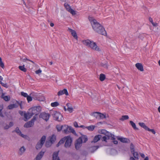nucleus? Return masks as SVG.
<instances>
[{"mask_svg": "<svg viewBox=\"0 0 160 160\" xmlns=\"http://www.w3.org/2000/svg\"><path fill=\"white\" fill-rule=\"evenodd\" d=\"M90 21L93 29L96 32L104 36L106 35V32L104 28L96 20L91 19Z\"/></svg>", "mask_w": 160, "mask_h": 160, "instance_id": "nucleus-1", "label": "nucleus"}, {"mask_svg": "<svg viewBox=\"0 0 160 160\" xmlns=\"http://www.w3.org/2000/svg\"><path fill=\"white\" fill-rule=\"evenodd\" d=\"M41 111V108L39 106H34L29 109L27 113H24V121H27L34 115H38Z\"/></svg>", "mask_w": 160, "mask_h": 160, "instance_id": "nucleus-2", "label": "nucleus"}, {"mask_svg": "<svg viewBox=\"0 0 160 160\" xmlns=\"http://www.w3.org/2000/svg\"><path fill=\"white\" fill-rule=\"evenodd\" d=\"M82 42L83 44L90 47L93 50L97 51H100L99 47L93 41H91L88 39H87L82 40Z\"/></svg>", "mask_w": 160, "mask_h": 160, "instance_id": "nucleus-3", "label": "nucleus"}, {"mask_svg": "<svg viewBox=\"0 0 160 160\" xmlns=\"http://www.w3.org/2000/svg\"><path fill=\"white\" fill-rule=\"evenodd\" d=\"M54 119L58 122L61 121L63 119L62 115L59 112L54 111L52 114Z\"/></svg>", "mask_w": 160, "mask_h": 160, "instance_id": "nucleus-4", "label": "nucleus"}, {"mask_svg": "<svg viewBox=\"0 0 160 160\" xmlns=\"http://www.w3.org/2000/svg\"><path fill=\"white\" fill-rule=\"evenodd\" d=\"M46 139V137L44 135L41 138L39 141L37 143L36 145L37 149H40L42 147L43 145L45 142Z\"/></svg>", "mask_w": 160, "mask_h": 160, "instance_id": "nucleus-5", "label": "nucleus"}, {"mask_svg": "<svg viewBox=\"0 0 160 160\" xmlns=\"http://www.w3.org/2000/svg\"><path fill=\"white\" fill-rule=\"evenodd\" d=\"M65 138H66L65 147L66 148H69L71 146L72 142V139L70 136L65 137Z\"/></svg>", "mask_w": 160, "mask_h": 160, "instance_id": "nucleus-6", "label": "nucleus"}, {"mask_svg": "<svg viewBox=\"0 0 160 160\" xmlns=\"http://www.w3.org/2000/svg\"><path fill=\"white\" fill-rule=\"evenodd\" d=\"M50 116V115L49 113L45 112H42L39 115L40 118H42L46 121L49 120Z\"/></svg>", "mask_w": 160, "mask_h": 160, "instance_id": "nucleus-7", "label": "nucleus"}, {"mask_svg": "<svg viewBox=\"0 0 160 160\" xmlns=\"http://www.w3.org/2000/svg\"><path fill=\"white\" fill-rule=\"evenodd\" d=\"M64 6L66 9L72 15H74L76 14L75 11L72 9L69 4L65 3L64 4Z\"/></svg>", "mask_w": 160, "mask_h": 160, "instance_id": "nucleus-8", "label": "nucleus"}, {"mask_svg": "<svg viewBox=\"0 0 160 160\" xmlns=\"http://www.w3.org/2000/svg\"><path fill=\"white\" fill-rule=\"evenodd\" d=\"M64 94L67 96L69 95L67 90L65 88L59 91L57 93V94L58 96H61Z\"/></svg>", "mask_w": 160, "mask_h": 160, "instance_id": "nucleus-9", "label": "nucleus"}, {"mask_svg": "<svg viewBox=\"0 0 160 160\" xmlns=\"http://www.w3.org/2000/svg\"><path fill=\"white\" fill-rule=\"evenodd\" d=\"M15 131L19 135L22 137L26 139H29V137L26 135H24L22 133V132L19 129L18 127L16 128Z\"/></svg>", "mask_w": 160, "mask_h": 160, "instance_id": "nucleus-10", "label": "nucleus"}, {"mask_svg": "<svg viewBox=\"0 0 160 160\" xmlns=\"http://www.w3.org/2000/svg\"><path fill=\"white\" fill-rule=\"evenodd\" d=\"M82 142L80 139H78L75 143V147L76 149L78 150L82 145Z\"/></svg>", "mask_w": 160, "mask_h": 160, "instance_id": "nucleus-11", "label": "nucleus"}, {"mask_svg": "<svg viewBox=\"0 0 160 160\" xmlns=\"http://www.w3.org/2000/svg\"><path fill=\"white\" fill-rule=\"evenodd\" d=\"M34 124V122L32 120L27 122L24 125V127L28 128L32 126Z\"/></svg>", "mask_w": 160, "mask_h": 160, "instance_id": "nucleus-12", "label": "nucleus"}, {"mask_svg": "<svg viewBox=\"0 0 160 160\" xmlns=\"http://www.w3.org/2000/svg\"><path fill=\"white\" fill-rule=\"evenodd\" d=\"M71 33L73 37L77 40L78 39V37L76 31L71 28H68V30Z\"/></svg>", "mask_w": 160, "mask_h": 160, "instance_id": "nucleus-13", "label": "nucleus"}, {"mask_svg": "<svg viewBox=\"0 0 160 160\" xmlns=\"http://www.w3.org/2000/svg\"><path fill=\"white\" fill-rule=\"evenodd\" d=\"M59 151L55 152L53 154V160H60L58 156Z\"/></svg>", "mask_w": 160, "mask_h": 160, "instance_id": "nucleus-14", "label": "nucleus"}, {"mask_svg": "<svg viewBox=\"0 0 160 160\" xmlns=\"http://www.w3.org/2000/svg\"><path fill=\"white\" fill-rule=\"evenodd\" d=\"M118 140H120L121 142L123 143H129L130 142V140L127 138H118Z\"/></svg>", "mask_w": 160, "mask_h": 160, "instance_id": "nucleus-15", "label": "nucleus"}, {"mask_svg": "<svg viewBox=\"0 0 160 160\" xmlns=\"http://www.w3.org/2000/svg\"><path fill=\"white\" fill-rule=\"evenodd\" d=\"M44 153V151H41L37 155L35 159L36 160H40L42 158Z\"/></svg>", "mask_w": 160, "mask_h": 160, "instance_id": "nucleus-16", "label": "nucleus"}, {"mask_svg": "<svg viewBox=\"0 0 160 160\" xmlns=\"http://www.w3.org/2000/svg\"><path fill=\"white\" fill-rule=\"evenodd\" d=\"M135 66L137 69L141 71H143V66L142 64L140 63H138L135 64Z\"/></svg>", "mask_w": 160, "mask_h": 160, "instance_id": "nucleus-17", "label": "nucleus"}, {"mask_svg": "<svg viewBox=\"0 0 160 160\" xmlns=\"http://www.w3.org/2000/svg\"><path fill=\"white\" fill-rule=\"evenodd\" d=\"M69 126L67 125H63L62 131L65 133H67L69 132L68 129L69 128Z\"/></svg>", "mask_w": 160, "mask_h": 160, "instance_id": "nucleus-18", "label": "nucleus"}, {"mask_svg": "<svg viewBox=\"0 0 160 160\" xmlns=\"http://www.w3.org/2000/svg\"><path fill=\"white\" fill-rule=\"evenodd\" d=\"M105 136L109 138V139H111L112 140L115 139L114 135L108 132H107V133L105 134Z\"/></svg>", "mask_w": 160, "mask_h": 160, "instance_id": "nucleus-19", "label": "nucleus"}, {"mask_svg": "<svg viewBox=\"0 0 160 160\" xmlns=\"http://www.w3.org/2000/svg\"><path fill=\"white\" fill-rule=\"evenodd\" d=\"M18 107V105L17 103H14L9 105L7 107L8 109H12L14 108H17Z\"/></svg>", "mask_w": 160, "mask_h": 160, "instance_id": "nucleus-20", "label": "nucleus"}, {"mask_svg": "<svg viewBox=\"0 0 160 160\" xmlns=\"http://www.w3.org/2000/svg\"><path fill=\"white\" fill-rule=\"evenodd\" d=\"M101 138V135H96L94 137L93 141H92V142H94V143L100 140Z\"/></svg>", "mask_w": 160, "mask_h": 160, "instance_id": "nucleus-21", "label": "nucleus"}, {"mask_svg": "<svg viewBox=\"0 0 160 160\" xmlns=\"http://www.w3.org/2000/svg\"><path fill=\"white\" fill-rule=\"evenodd\" d=\"M2 93V94L1 96L2 98L5 101H8L10 99V97L9 96H5L3 93Z\"/></svg>", "mask_w": 160, "mask_h": 160, "instance_id": "nucleus-22", "label": "nucleus"}, {"mask_svg": "<svg viewBox=\"0 0 160 160\" xmlns=\"http://www.w3.org/2000/svg\"><path fill=\"white\" fill-rule=\"evenodd\" d=\"M78 139H80L81 140V142H86L88 140V138L86 136H82L81 137H80Z\"/></svg>", "mask_w": 160, "mask_h": 160, "instance_id": "nucleus-23", "label": "nucleus"}, {"mask_svg": "<svg viewBox=\"0 0 160 160\" xmlns=\"http://www.w3.org/2000/svg\"><path fill=\"white\" fill-rule=\"evenodd\" d=\"M100 65L105 68L107 69L108 68V65L107 61L104 62H101L100 63Z\"/></svg>", "mask_w": 160, "mask_h": 160, "instance_id": "nucleus-24", "label": "nucleus"}, {"mask_svg": "<svg viewBox=\"0 0 160 160\" xmlns=\"http://www.w3.org/2000/svg\"><path fill=\"white\" fill-rule=\"evenodd\" d=\"M99 112H95L92 113L91 115L95 117L96 118H99Z\"/></svg>", "mask_w": 160, "mask_h": 160, "instance_id": "nucleus-25", "label": "nucleus"}, {"mask_svg": "<svg viewBox=\"0 0 160 160\" xmlns=\"http://www.w3.org/2000/svg\"><path fill=\"white\" fill-rule=\"evenodd\" d=\"M131 152L133 154V156L135 158L137 159H138L139 155L137 152L134 151L133 152Z\"/></svg>", "mask_w": 160, "mask_h": 160, "instance_id": "nucleus-26", "label": "nucleus"}, {"mask_svg": "<svg viewBox=\"0 0 160 160\" xmlns=\"http://www.w3.org/2000/svg\"><path fill=\"white\" fill-rule=\"evenodd\" d=\"M139 124L141 127L144 128L146 130H147L148 128L147 127L145 123L143 122H140L139 123Z\"/></svg>", "mask_w": 160, "mask_h": 160, "instance_id": "nucleus-27", "label": "nucleus"}, {"mask_svg": "<svg viewBox=\"0 0 160 160\" xmlns=\"http://www.w3.org/2000/svg\"><path fill=\"white\" fill-rule=\"evenodd\" d=\"M50 138L49 141L51 142V143H53L56 140V136L54 135H52L50 137Z\"/></svg>", "mask_w": 160, "mask_h": 160, "instance_id": "nucleus-28", "label": "nucleus"}, {"mask_svg": "<svg viewBox=\"0 0 160 160\" xmlns=\"http://www.w3.org/2000/svg\"><path fill=\"white\" fill-rule=\"evenodd\" d=\"M69 128L68 129L69 132H71L74 134L76 135L77 134L75 130L71 126L69 127Z\"/></svg>", "mask_w": 160, "mask_h": 160, "instance_id": "nucleus-29", "label": "nucleus"}, {"mask_svg": "<svg viewBox=\"0 0 160 160\" xmlns=\"http://www.w3.org/2000/svg\"><path fill=\"white\" fill-rule=\"evenodd\" d=\"M130 123L134 129L135 130H138V128H137L136 127L135 123L133 121H130Z\"/></svg>", "mask_w": 160, "mask_h": 160, "instance_id": "nucleus-30", "label": "nucleus"}, {"mask_svg": "<svg viewBox=\"0 0 160 160\" xmlns=\"http://www.w3.org/2000/svg\"><path fill=\"white\" fill-rule=\"evenodd\" d=\"M99 148L98 146H94L91 148L90 151L92 153L93 152L95 151L96 150Z\"/></svg>", "mask_w": 160, "mask_h": 160, "instance_id": "nucleus-31", "label": "nucleus"}, {"mask_svg": "<svg viewBox=\"0 0 160 160\" xmlns=\"http://www.w3.org/2000/svg\"><path fill=\"white\" fill-rule=\"evenodd\" d=\"M129 118V117L128 115H123L122 116L120 120L122 121H123L125 120H127Z\"/></svg>", "mask_w": 160, "mask_h": 160, "instance_id": "nucleus-32", "label": "nucleus"}, {"mask_svg": "<svg viewBox=\"0 0 160 160\" xmlns=\"http://www.w3.org/2000/svg\"><path fill=\"white\" fill-rule=\"evenodd\" d=\"M86 128H87L90 131H92L95 128V126L93 125H91L89 126L86 127Z\"/></svg>", "mask_w": 160, "mask_h": 160, "instance_id": "nucleus-33", "label": "nucleus"}, {"mask_svg": "<svg viewBox=\"0 0 160 160\" xmlns=\"http://www.w3.org/2000/svg\"><path fill=\"white\" fill-rule=\"evenodd\" d=\"M32 94L33 98L36 100H37L38 101H43V99L41 100L38 97V93H33V94Z\"/></svg>", "mask_w": 160, "mask_h": 160, "instance_id": "nucleus-34", "label": "nucleus"}, {"mask_svg": "<svg viewBox=\"0 0 160 160\" xmlns=\"http://www.w3.org/2000/svg\"><path fill=\"white\" fill-rule=\"evenodd\" d=\"M19 68L21 71L24 72H26L27 71V69L24 67V65L20 66L18 67Z\"/></svg>", "mask_w": 160, "mask_h": 160, "instance_id": "nucleus-35", "label": "nucleus"}, {"mask_svg": "<svg viewBox=\"0 0 160 160\" xmlns=\"http://www.w3.org/2000/svg\"><path fill=\"white\" fill-rule=\"evenodd\" d=\"M59 105V103L58 102H55L51 103V106L52 107H56Z\"/></svg>", "mask_w": 160, "mask_h": 160, "instance_id": "nucleus-36", "label": "nucleus"}, {"mask_svg": "<svg viewBox=\"0 0 160 160\" xmlns=\"http://www.w3.org/2000/svg\"><path fill=\"white\" fill-rule=\"evenodd\" d=\"M26 150L25 148L23 147H22L20 149V153L21 155Z\"/></svg>", "mask_w": 160, "mask_h": 160, "instance_id": "nucleus-37", "label": "nucleus"}, {"mask_svg": "<svg viewBox=\"0 0 160 160\" xmlns=\"http://www.w3.org/2000/svg\"><path fill=\"white\" fill-rule=\"evenodd\" d=\"M100 80H104L106 79L105 75L102 73H101L100 74Z\"/></svg>", "mask_w": 160, "mask_h": 160, "instance_id": "nucleus-38", "label": "nucleus"}, {"mask_svg": "<svg viewBox=\"0 0 160 160\" xmlns=\"http://www.w3.org/2000/svg\"><path fill=\"white\" fill-rule=\"evenodd\" d=\"M109 138L107 137L106 136H105L102 137V141H104L106 142H107V140H109Z\"/></svg>", "mask_w": 160, "mask_h": 160, "instance_id": "nucleus-39", "label": "nucleus"}, {"mask_svg": "<svg viewBox=\"0 0 160 160\" xmlns=\"http://www.w3.org/2000/svg\"><path fill=\"white\" fill-rule=\"evenodd\" d=\"M99 114V118L102 119L103 118H106V116L103 114H102L100 112V114Z\"/></svg>", "mask_w": 160, "mask_h": 160, "instance_id": "nucleus-40", "label": "nucleus"}, {"mask_svg": "<svg viewBox=\"0 0 160 160\" xmlns=\"http://www.w3.org/2000/svg\"><path fill=\"white\" fill-rule=\"evenodd\" d=\"M62 127L63 125L60 126V125H57L56 126L57 129L58 131H60L62 130Z\"/></svg>", "mask_w": 160, "mask_h": 160, "instance_id": "nucleus-41", "label": "nucleus"}, {"mask_svg": "<svg viewBox=\"0 0 160 160\" xmlns=\"http://www.w3.org/2000/svg\"><path fill=\"white\" fill-rule=\"evenodd\" d=\"M52 143L49 141H47L45 143V146L46 147H50Z\"/></svg>", "mask_w": 160, "mask_h": 160, "instance_id": "nucleus-42", "label": "nucleus"}, {"mask_svg": "<svg viewBox=\"0 0 160 160\" xmlns=\"http://www.w3.org/2000/svg\"><path fill=\"white\" fill-rule=\"evenodd\" d=\"M130 149L131 150V152H132L135 151L134 147L132 143H131L130 145Z\"/></svg>", "mask_w": 160, "mask_h": 160, "instance_id": "nucleus-43", "label": "nucleus"}, {"mask_svg": "<svg viewBox=\"0 0 160 160\" xmlns=\"http://www.w3.org/2000/svg\"><path fill=\"white\" fill-rule=\"evenodd\" d=\"M27 100L28 102H30L32 100V97L28 95L27 97Z\"/></svg>", "mask_w": 160, "mask_h": 160, "instance_id": "nucleus-44", "label": "nucleus"}, {"mask_svg": "<svg viewBox=\"0 0 160 160\" xmlns=\"http://www.w3.org/2000/svg\"><path fill=\"white\" fill-rule=\"evenodd\" d=\"M38 115H35L31 120H32L33 122H34L38 118Z\"/></svg>", "mask_w": 160, "mask_h": 160, "instance_id": "nucleus-45", "label": "nucleus"}, {"mask_svg": "<svg viewBox=\"0 0 160 160\" xmlns=\"http://www.w3.org/2000/svg\"><path fill=\"white\" fill-rule=\"evenodd\" d=\"M21 95L24 97H27L28 96V94L27 93L24 92H21Z\"/></svg>", "mask_w": 160, "mask_h": 160, "instance_id": "nucleus-46", "label": "nucleus"}, {"mask_svg": "<svg viewBox=\"0 0 160 160\" xmlns=\"http://www.w3.org/2000/svg\"><path fill=\"white\" fill-rule=\"evenodd\" d=\"M66 138H65V137L62 139L59 142V143H60V144H63L64 143L65 141Z\"/></svg>", "mask_w": 160, "mask_h": 160, "instance_id": "nucleus-47", "label": "nucleus"}, {"mask_svg": "<svg viewBox=\"0 0 160 160\" xmlns=\"http://www.w3.org/2000/svg\"><path fill=\"white\" fill-rule=\"evenodd\" d=\"M26 60H28V61H29L31 62H32L33 63V64H34V62L32 61V60H31L29 59H28L27 58H23V59H22V61L23 62H26Z\"/></svg>", "mask_w": 160, "mask_h": 160, "instance_id": "nucleus-48", "label": "nucleus"}, {"mask_svg": "<svg viewBox=\"0 0 160 160\" xmlns=\"http://www.w3.org/2000/svg\"><path fill=\"white\" fill-rule=\"evenodd\" d=\"M147 130L148 131L152 132L154 134L156 133V132L153 129H150L148 128Z\"/></svg>", "mask_w": 160, "mask_h": 160, "instance_id": "nucleus-49", "label": "nucleus"}, {"mask_svg": "<svg viewBox=\"0 0 160 160\" xmlns=\"http://www.w3.org/2000/svg\"><path fill=\"white\" fill-rule=\"evenodd\" d=\"M2 81H0V83L1 84H2V85L4 87H6V88H8V86L7 85V84L6 83H2Z\"/></svg>", "mask_w": 160, "mask_h": 160, "instance_id": "nucleus-50", "label": "nucleus"}, {"mask_svg": "<svg viewBox=\"0 0 160 160\" xmlns=\"http://www.w3.org/2000/svg\"><path fill=\"white\" fill-rule=\"evenodd\" d=\"M67 109L70 113L72 112L73 111V108L72 107H68Z\"/></svg>", "mask_w": 160, "mask_h": 160, "instance_id": "nucleus-51", "label": "nucleus"}, {"mask_svg": "<svg viewBox=\"0 0 160 160\" xmlns=\"http://www.w3.org/2000/svg\"><path fill=\"white\" fill-rule=\"evenodd\" d=\"M107 132V131L106 130L103 129L101 130V133L105 135Z\"/></svg>", "mask_w": 160, "mask_h": 160, "instance_id": "nucleus-52", "label": "nucleus"}, {"mask_svg": "<svg viewBox=\"0 0 160 160\" xmlns=\"http://www.w3.org/2000/svg\"><path fill=\"white\" fill-rule=\"evenodd\" d=\"M74 126L76 128H79V126H78V123L76 122H75L73 123Z\"/></svg>", "mask_w": 160, "mask_h": 160, "instance_id": "nucleus-53", "label": "nucleus"}, {"mask_svg": "<svg viewBox=\"0 0 160 160\" xmlns=\"http://www.w3.org/2000/svg\"><path fill=\"white\" fill-rule=\"evenodd\" d=\"M0 67L3 68L4 67V64L2 61L0 62Z\"/></svg>", "mask_w": 160, "mask_h": 160, "instance_id": "nucleus-54", "label": "nucleus"}, {"mask_svg": "<svg viewBox=\"0 0 160 160\" xmlns=\"http://www.w3.org/2000/svg\"><path fill=\"white\" fill-rule=\"evenodd\" d=\"M41 72L42 71L40 69H39L38 70L36 71L35 72V73L37 74H39L41 73Z\"/></svg>", "mask_w": 160, "mask_h": 160, "instance_id": "nucleus-55", "label": "nucleus"}, {"mask_svg": "<svg viewBox=\"0 0 160 160\" xmlns=\"http://www.w3.org/2000/svg\"><path fill=\"white\" fill-rule=\"evenodd\" d=\"M3 108V105L2 104L0 105V113H1V111L2 110Z\"/></svg>", "mask_w": 160, "mask_h": 160, "instance_id": "nucleus-56", "label": "nucleus"}, {"mask_svg": "<svg viewBox=\"0 0 160 160\" xmlns=\"http://www.w3.org/2000/svg\"><path fill=\"white\" fill-rule=\"evenodd\" d=\"M10 128V126L8 125H6L4 127V129H8Z\"/></svg>", "mask_w": 160, "mask_h": 160, "instance_id": "nucleus-57", "label": "nucleus"}, {"mask_svg": "<svg viewBox=\"0 0 160 160\" xmlns=\"http://www.w3.org/2000/svg\"><path fill=\"white\" fill-rule=\"evenodd\" d=\"M149 20L152 23H153V21L151 17H149Z\"/></svg>", "mask_w": 160, "mask_h": 160, "instance_id": "nucleus-58", "label": "nucleus"}, {"mask_svg": "<svg viewBox=\"0 0 160 160\" xmlns=\"http://www.w3.org/2000/svg\"><path fill=\"white\" fill-rule=\"evenodd\" d=\"M152 24L154 26H158V23H154V22H153V23H152Z\"/></svg>", "mask_w": 160, "mask_h": 160, "instance_id": "nucleus-59", "label": "nucleus"}, {"mask_svg": "<svg viewBox=\"0 0 160 160\" xmlns=\"http://www.w3.org/2000/svg\"><path fill=\"white\" fill-rule=\"evenodd\" d=\"M13 122H11L9 123V126H10V128L13 125Z\"/></svg>", "mask_w": 160, "mask_h": 160, "instance_id": "nucleus-60", "label": "nucleus"}, {"mask_svg": "<svg viewBox=\"0 0 160 160\" xmlns=\"http://www.w3.org/2000/svg\"><path fill=\"white\" fill-rule=\"evenodd\" d=\"M113 142L114 144H117L118 143V142L117 140H113Z\"/></svg>", "mask_w": 160, "mask_h": 160, "instance_id": "nucleus-61", "label": "nucleus"}, {"mask_svg": "<svg viewBox=\"0 0 160 160\" xmlns=\"http://www.w3.org/2000/svg\"><path fill=\"white\" fill-rule=\"evenodd\" d=\"M19 113L21 116H22L23 115V112L22 111H19Z\"/></svg>", "mask_w": 160, "mask_h": 160, "instance_id": "nucleus-62", "label": "nucleus"}, {"mask_svg": "<svg viewBox=\"0 0 160 160\" xmlns=\"http://www.w3.org/2000/svg\"><path fill=\"white\" fill-rule=\"evenodd\" d=\"M79 127L81 128H82L84 129V128H86V127H85V126H84V125H81L80 126H79Z\"/></svg>", "mask_w": 160, "mask_h": 160, "instance_id": "nucleus-63", "label": "nucleus"}, {"mask_svg": "<svg viewBox=\"0 0 160 160\" xmlns=\"http://www.w3.org/2000/svg\"><path fill=\"white\" fill-rule=\"evenodd\" d=\"M130 160H135V158L132 157L130 158Z\"/></svg>", "mask_w": 160, "mask_h": 160, "instance_id": "nucleus-64", "label": "nucleus"}]
</instances>
